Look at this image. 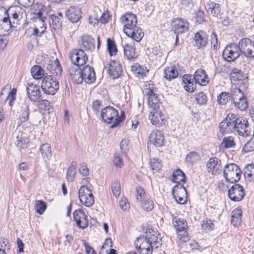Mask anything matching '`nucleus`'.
Masks as SVG:
<instances>
[{
	"label": "nucleus",
	"instance_id": "obj_41",
	"mask_svg": "<svg viewBox=\"0 0 254 254\" xmlns=\"http://www.w3.org/2000/svg\"><path fill=\"white\" fill-rule=\"evenodd\" d=\"M246 76L242 71L237 68H234L230 73V78L232 81H243Z\"/></svg>",
	"mask_w": 254,
	"mask_h": 254
},
{
	"label": "nucleus",
	"instance_id": "obj_3",
	"mask_svg": "<svg viewBox=\"0 0 254 254\" xmlns=\"http://www.w3.org/2000/svg\"><path fill=\"white\" fill-rule=\"evenodd\" d=\"M223 177L226 181L230 183H236L240 180L241 170L239 167L234 163L226 164L223 169Z\"/></svg>",
	"mask_w": 254,
	"mask_h": 254
},
{
	"label": "nucleus",
	"instance_id": "obj_54",
	"mask_svg": "<svg viewBox=\"0 0 254 254\" xmlns=\"http://www.w3.org/2000/svg\"><path fill=\"white\" fill-rule=\"evenodd\" d=\"M17 90L16 88H12L11 91L8 93V96L6 97L5 99V101L8 100V104L9 106L12 107L13 105L14 101L16 99V94Z\"/></svg>",
	"mask_w": 254,
	"mask_h": 254
},
{
	"label": "nucleus",
	"instance_id": "obj_64",
	"mask_svg": "<svg viewBox=\"0 0 254 254\" xmlns=\"http://www.w3.org/2000/svg\"><path fill=\"white\" fill-rule=\"evenodd\" d=\"M243 150L247 152L254 151V140L250 139L244 145Z\"/></svg>",
	"mask_w": 254,
	"mask_h": 254
},
{
	"label": "nucleus",
	"instance_id": "obj_6",
	"mask_svg": "<svg viewBox=\"0 0 254 254\" xmlns=\"http://www.w3.org/2000/svg\"><path fill=\"white\" fill-rule=\"evenodd\" d=\"M223 167L221 160L216 157H210L206 163L207 172L213 176L220 174Z\"/></svg>",
	"mask_w": 254,
	"mask_h": 254
},
{
	"label": "nucleus",
	"instance_id": "obj_12",
	"mask_svg": "<svg viewBox=\"0 0 254 254\" xmlns=\"http://www.w3.org/2000/svg\"><path fill=\"white\" fill-rule=\"evenodd\" d=\"M121 21L125 24L123 31H128L130 28L136 27L137 23L136 16L130 12H127L121 17Z\"/></svg>",
	"mask_w": 254,
	"mask_h": 254
},
{
	"label": "nucleus",
	"instance_id": "obj_36",
	"mask_svg": "<svg viewBox=\"0 0 254 254\" xmlns=\"http://www.w3.org/2000/svg\"><path fill=\"white\" fill-rule=\"evenodd\" d=\"M77 166V162L72 161L68 168L66 173V179L68 182H72L73 181L76 174V169Z\"/></svg>",
	"mask_w": 254,
	"mask_h": 254
},
{
	"label": "nucleus",
	"instance_id": "obj_40",
	"mask_svg": "<svg viewBox=\"0 0 254 254\" xmlns=\"http://www.w3.org/2000/svg\"><path fill=\"white\" fill-rule=\"evenodd\" d=\"M51 19L52 20L51 27L55 31H61L62 27V20L61 18L59 16L52 14L51 15Z\"/></svg>",
	"mask_w": 254,
	"mask_h": 254
},
{
	"label": "nucleus",
	"instance_id": "obj_48",
	"mask_svg": "<svg viewBox=\"0 0 254 254\" xmlns=\"http://www.w3.org/2000/svg\"><path fill=\"white\" fill-rule=\"evenodd\" d=\"M231 99L230 94L229 92H223L217 97V102L220 105H226Z\"/></svg>",
	"mask_w": 254,
	"mask_h": 254
},
{
	"label": "nucleus",
	"instance_id": "obj_63",
	"mask_svg": "<svg viewBox=\"0 0 254 254\" xmlns=\"http://www.w3.org/2000/svg\"><path fill=\"white\" fill-rule=\"evenodd\" d=\"M152 247L153 246L151 245V246H150L149 245L147 248H141V246H135L136 249L142 254H151L152 252Z\"/></svg>",
	"mask_w": 254,
	"mask_h": 254
},
{
	"label": "nucleus",
	"instance_id": "obj_44",
	"mask_svg": "<svg viewBox=\"0 0 254 254\" xmlns=\"http://www.w3.org/2000/svg\"><path fill=\"white\" fill-rule=\"evenodd\" d=\"M91 190L87 186H82L78 190V197L80 200L85 201L86 195L92 194Z\"/></svg>",
	"mask_w": 254,
	"mask_h": 254
},
{
	"label": "nucleus",
	"instance_id": "obj_22",
	"mask_svg": "<svg viewBox=\"0 0 254 254\" xmlns=\"http://www.w3.org/2000/svg\"><path fill=\"white\" fill-rule=\"evenodd\" d=\"M10 15L12 17V23H18L21 19L25 15V12L24 9L19 6H12L8 9Z\"/></svg>",
	"mask_w": 254,
	"mask_h": 254
},
{
	"label": "nucleus",
	"instance_id": "obj_2",
	"mask_svg": "<svg viewBox=\"0 0 254 254\" xmlns=\"http://www.w3.org/2000/svg\"><path fill=\"white\" fill-rule=\"evenodd\" d=\"M100 117L104 122L113 123L111 128L118 127L125 119L124 111H122L121 115L119 116L118 111L111 106H107L103 108L101 111Z\"/></svg>",
	"mask_w": 254,
	"mask_h": 254
},
{
	"label": "nucleus",
	"instance_id": "obj_33",
	"mask_svg": "<svg viewBox=\"0 0 254 254\" xmlns=\"http://www.w3.org/2000/svg\"><path fill=\"white\" fill-rule=\"evenodd\" d=\"M178 71L174 66L166 67L164 70V77L170 81L178 76Z\"/></svg>",
	"mask_w": 254,
	"mask_h": 254
},
{
	"label": "nucleus",
	"instance_id": "obj_7",
	"mask_svg": "<svg viewBox=\"0 0 254 254\" xmlns=\"http://www.w3.org/2000/svg\"><path fill=\"white\" fill-rule=\"evenodd\" d=\"M235 114H228L226 117L220 123L219 130L223 134L231 133L235 132L234 118Z\"/></svg>",
	"mask_w": 254,
	"mask_h": 254
},
{
	"label": "nucleus",
	"instance_id": "obj_1",
	"mask_svg": "<svg viewBox=\"0 0 254 254\" xmlns=\"http://www.w3.org/2000/svg\"><path fill=\"white\" fill-rule=\"evenodd\" d=\"M47 69L50 73L42 79L41 88L44 94L54 95L59 89L58 78L62 75V68L59 60L56 59L55 64H48Z\"/></svg>",
	"mask_w": 254,
	"mask_h": 254
},
{
	"label": "nucleus",
	"instance_id": "obj_11",
	"mask_svg": "<svg viewBox=\"0 0 254 254\" xmlns=\"http://www.w3.org/2000/svg\"><path fill=\"white\" fill-rule=\"evenodd\" d=\"M251 40L248 38L242 39L237 45V49L240 54H244L247 58H254L252 50L251 49Z\"/></svg>",
	"mask_w": 254,
	"mask_h": 254
},
{
	"label": "nucleus",
	"instance_id": "obj_25",
	"mask_svg": "<svg viewBox=\"0 0 254 254\" xmlns=\"http://www.w3.org/2000/svg\"><path fill=\"white\" fill-rule=\"evenodd\" d=\"M143 240V242L142 243V245H143V242L151 246H154L155 248H158V246L161 245L160 241L161 239L157 237V235H156L155 234H152V237L148 236H140L136 238V241L139 242V241H141Z\"/></svg>",
	"mask_w": 254,
	"mask_h": 254
},
{
	"label": "nucleus",
	"instance_id": "obj_5",
	"mask_svg": "<svg viewBox=\"0 0 254 254\" xmlns=\"http://www.w3.org/2000/svg\"><path fill=\"white\" fill-rule=\"evenodd\" d=\"M69 59L74 66H82L88 61V57L84 51L81 49H75L69 53Z\"/></svg>",
	"mask_w": 254,
	"mask_h": 254
},
{
	"label": "nucleus",
	"instance_id": "obj_53",
	"mask_svg": "<svg viewBox=\"0 0 254 254\" xmlns=\"http://www.w3.org/2000/svg\"><path fill=\"white\" fill-rule=\"evenodd\" d=\"M195 99L197 103L202 105L205 104L207 100L206 95L202 92H199L195 95Z\"/></svg>",
	"mask_w": 254,
	"mask_h": 254
},
{
	"label": "nucleus",
	"instance_id": "obj_50",
	"mask_svg": "<svg viewBox=\"0 0 254 254\" xmlns=\"http://www.w3.org/2000/svg\"><path fill=\"white\" fill-rule=\"evenodd\" d=\"M47 208V204L43 200H39L36 201L35 209L36 212L41 215L45 211Z\"/></svg>",
	"mask_w": 254,
	"mask_h": 254
},
{
	"label": "nucleus",
	"instance_id": "obj_58",
	"mask_svg": "<svg viewBox=\"0 0 254 254\" xmlns=\"http://www.w3.org/2000/svg\"><path fill=\"white\" fill-rule=\"evenodd\" d=\"M85 201L80 200V202L86 207H91L94 203V197L93 194L86 195Z\"/></svg>",
	"mask_w": 254,
	"mask_h": 254
},
{
	"label": "nucleus",
	"instance_id": "obj_31",
	"mask_svg": "<svg viewBox=\"0 0 254 254\" xmlns=\"http://www.w3.org/2000/svg\"><path fill=\"white\" fill-rule=\"evenodd\" d=\"M205 9L208 14L212 15L213 16L216 17L220 13V6L218 3L209 1L206 4Z\"/></svg>",
	"mask_w": 254,
	"mask_h": 254
},
{
	"label": "nucleus",
	"instance_id": "obj_55",
	"mask_svg": "<svg viewBox=\"0 0 254 254\" xmlns=\"http://www.w3.org/2000/svg\"><path fill=\"white\" fill-rule=\"evenodd\" d=\"M111 189L114 195L116 197H119L121 193V187L119 182L112 183L111 185Z\"/></svg>",
	"mask_w": 254,
	"mask_h": 254
},
{
	"label": "nucleus",
	"instance_id": "obj_28",
	"mask_svg": "<svg viewBox=\"0 0 254 254\" xmlns=\"http://www.w3.org/2000/svg\"><path fill=\"white\" fill-rule=\"evenodd\" d=\"M148 96V104L153 109V110H156L160 109V100L158 95L154 93L152 90H149L146 93Z\"/></svg>",
	"mask_w": 254,
	"mask_h": 254
},
{
	"label": "nucleus",
	"instance_id": "obj_56",
	"mask_svg": "<svg viewBox=\"0 0 254 254\" xmlns=\"http://www.w3.org/2000/svg\"><path fill=\"white\" fill-rule=\"evenodd\" d=\"M151 54L155 56L156 60H160L163 55V52L159 46H157L152 48Z\"/></svg>",
	"mask_w": 254,
	"mask_h": 254
},
{
	"label": "nucleus",
	"instance_id": "obj_10",
	"mask_svg": "<svg viewBox=\"0 0 254 254\" xmlns=\"http://www.w3.org/2000/svg\"><path fill=\"white\" fill-rule=\"evenodd\" d=\"M104 68L108 69L109 75L113 79L118 78L123 73L122 66L119 62L111 61Z\"/></svg>",
	"mask_w": 254,
	"mask_h": 254
},
{
	"label": "nucleus",
	"instance_id": "obj_26",
	"mask_svg": "<svg viewBox=\"0 0 254 254\" xmlns=\"http://www.w3.org/2000/svg\"><path fill=\"white\" fill-rule=\"evenodd\" d=\"M81 47L85 51H92L95 48V39L87 35L81 37Z\"/></svg>",
	"mask_w": 254,
	"mask_h": 254
},
{
	"label": "nucleus",
	"instance_id": "obj_15",
	"mask_svg": "<svg viewBox=\"0 0 254 254\" xmlns=\"http://www.w3.org/2000/svg\"><path fill=\"white\" fill-rule=\"evenodd\" d=\"M189 24L187 20L178 18L174 20L172 28L176 34H183L189 30Z\"/></svg>",
	"mask_w": 254,
	"mask_h": 254
},
{
	"label": "nucleus",
	"instance_id": "obj_23",
	"mask_svg": "<svg viewBox=\"0 0 254 254\" xmlns=\"http://www.w3.org/2000/svg\"><path fill=\"white\" fill-rule=\"evenodd\" d=\"M182 81L185 84L184 88L185 90L192 93L196 89V84H195L193 77L190 74H185L182 77Z\"/></svg>",
	"mask_w": 254,
	"mask_h": 254
},
{
	"label": "nucleus",
	"instance_id": "obj_57",
	"mask_svg": "<svg viewBox=\"0 0 254 254\" xmlns=\"http://www.w3.org/2000/svg\"><path fill=\"white\" fill-rule=\"evenodd\" d=\"M142 208L147 211H150L152 210L154 207V203L152 200L149 199H145L141 203Z\"/></svg>",
	"mask_w": 254,
	"mask_h": 254
},
{
	"label": "nucleus",
	"instance_id": "obj_29",
	"mask_svg": "<svg viewBox=\"0 0 254 254\" xmlns=\"http://www.w3.org/2000/svg\"><path fill=\"white\" fill-rule=\"evenodd\" d=\"M124 56L130 61H134L137 57L135 48L131 45L126 44L124 47Z\"/></svg>",
	"mask_w": 254,
	"mask_h": 254
},
{
	"label": "nucleus",
	"instance_id": "obj_46",
	"mask_svg": "<svg viewBox=\"0 0 254 254\" xmlns=\"http://www.w3.org/2000/svg\"><path fill=\"white\" fill-rule=\"evenodd\" d=\"M29 141L27 139L22 138L21 136L16 137V145L20 150L25 149L29 146Z\"/></svg>",
	"mask_w": 254,
	"mask_h": 254
},
{
	"label": "nucleus",
	"instance_id": "obj_17",
	"mask_svg": "<svg viewBox=\"0 0 254 254\" xmlns=\"http://www.w3.org/2000/svg\"><path fill=\"white\" fill-rule=\"evenodd\" d=\"M81 70L83 78V81H84L87 84H91L95 81V73L92 67L89 65H86L81 68Z\"/></svg>",
	"mask_w": 254,
	"mask_h": 254
},
{
	"label": "nucleus",
	"instance_id": "obj_32",
	"mask_svg": "<svg viewBox=\"0 0 254 254\" xmlns=\"http://www.w3.org/2000/svg\"><path fill=\"white\" fill-rule=\"evenodd\" d=\"M66 14L68 19L72 23L78 22L81 18L80 11L79 9H75L74 7H70L66 11Z\"/></svg>",
	"mask_w": 254,
	"mask_h": 254
},
{
	"label": "nucleus",
	"instance_id": "obj_24",
	"mask_svg": "<svg viewBox=\"0 0 254 254\" xmlns=\"http://www.w3.org/2000/svg\"><path fill=\"white\" fill-rule=\"evenodd\" d=\"M130 30L125 31L124 33L128 37L132 38L136 42H140L144 36V33L141 29L138 27H134L129 29Z\"/></svg>",
	"mask_w": 254,
	"mask_h": 254
},
{
	"label": "nucleus",
	"instance_id": "obj_39",
	"mask_svg": "<svg viewBox=\"0 0 254 254\" xmlns=\"http://www.w3.org/2000/svg\"><path fill=\"white\" fill-rule=\"evenodd\" d=\"M244 175L248 181L254 182V164H248L244 169Z\"/></svg>",
	"mask_w": 254,
	"mask_h": 254
},
{
	"label": "nucleus",
	"instance_id": "obj_45",
	"mask_svg": "<svg viewBox=\"0 0 254 254\" xmlns=\"http://www.w3.org/2000/svg\"><path fill=\"white\" fill-rule=\"evenodd\" d=\"M44 12L47 14V8L45 6H42L41 8L39 9V11L37 12L34 13V17L39 19V21L43 25V27L46 25L45 23V20L46 19V17L45 15H44Z\"/></svg>",
	"mask_w": 254,
	"mask_h": 254
},
{
	"label": "nucleus",
	"instance_id": "obj_20",
	"mask_svg": "<svg viewBox=\"0 0 254 254\" xmlns=\"http://www.w3.org/2000/svg\"><path fill=\"white\" fill-rule=\"evenodd\" d=\"M195 84L206 86L209 83L208 76L205 71L201 68L197 69L193 76Z\"/></svg>",
	"mask_w": 254,
	"mask_h": 254
},
{
	"label": "nucleus",
	"instance_id": "obj_60",
	"mask_svg": "<svg viewBox=\"0 0 254 254\" xmlns=\"http://www.w3.org/2000/svg\"><path fill=\"white\" fill-rule=\"evenodd\" d=\"M5 15L6 16L3 18V19L1 20L2 23L0 24L1 25L2 24L6 25V26L8 27V29H4L5 30L8 31L10 28H11L12 27V22L10 20L9 14L8 13L7 11H5L4 12Z\"/></svg>",
	"mask_w": 254,
	"mask_h": 254
},
{
	"label": "nucleus",
	"instance_id": "obj_18",
	"mask_svg": "<svg viewBox=\"0 0 254 254\" xmlns=\"http://www.w3.org/2000/svg\"><path fill=\"white\" fill-rule=\"evenodd\" d=\"M26 91L28 98L33 102H37L41 96L39 87L33 83L28 84Z\"/></svg>",
	"mask_w": 254,
	"mask_h": 254
},
{
	"label": "nucleus",
	"instance_id": "obj_27",
	"mask_svg": "<svg viewBox=\"0 0 254 254\" xmlns=\"http://www.w3.org/2000/svg\"><path fill=\"white\" fill-rule=\"evenodd\" d=\"M30 101L25 100L21 103L19 120L21 122H25L29 119Z\"/></svg>",
	"mask_w": 254,
	"mask_h": 254
},
{
	"label": "nucleus",
	"instance_id": "obj_37",
	"mask_svg": "<svg viewBox=\"0 0 254 254\" xmlns=\"http://www.w3.org/2000/svg\"><path fill=\"white\" fill-rule=\"evenodd\" d=\"M173 196H185L187 197V191L186 188L182 184H176L172 190Z\"/></svg>",
	"mask_w": 254,
	"mask_h": 254
},
{
	"label": "nucleus",
	"instance_id": "obj_16",
	"mask_svg": "<svg viewBox=\"0 0 254 254\" xmlns=\"http://www.w3.org/2000/svg\"><path fill=\"white\" fill-rule=\"evenodd\" d=\"M149 141L156 147L163 146L165 143L163 133L158 130L152 131L149 135Z\"/></svg>",
	"mask_w": 254,
	"mask_h": 254
},
{
	"label": "nucleus",
	"instance_id": "obj_59",
	"mask_svg": "<svg viewBox=\"0 0 254 254\" xmlns=\"http://www.w3.org/2000/svg\"><path fill=\"white\" fill-rule=\"evenodd\" d=\"M79 173L83 176L87 177L89 174V170L87 167L86 163L82 162L80 164Z\"/></svg>",
	"mask_w": 254,
	"mask_h": 254
},
{
	"label": "nucleus",
	"instance_id": "obj_35",
	"mask_svg": "<svg viewBox=\"0 0 254 254\" xmlns=\"http://www.w3.org/2000/svg\"><path fill=\"white\" fill-rule=\"evenodd\" d=\"M242 214V211L240 208H235L232 211L231 222L234 226H238L241 224Z\"/></svg>",
	"mask_w": 254,
	"mask_h": 254
},
{
	"label": "nucleus",
	"instance_id": "obj_21",
	"mask_svg": "<svg viewBox=\"0 0 254 254\" xmlns=\"http://www.w3.org/2000/svg\"><path fill=\"white\" fill-rule=\"evenodd\" d=\"M68 72L71 80L74 83L77 84L82 83L83 78L79 66L72 65L69 68Z\"/></svg>",
	"mask_w": 254,
	"mask_h": 254
},
{
	"label": "nucleus",
	"instance_id": "obj_47",
	"mask_svg": "<svg viewBox=\"0 0 254 254\" xmlns=\"http://www.w3.org/2000/svg\"><path fill=\"white\" fill-rule=\"evenodd\" d=\"M232 136L225 137L223 138L221 145L225 148H234L236 144Z\"/></svg>",
	"mask_w": 254,
	"mask_h": 254
},
{
	"label": "nucleus",
	"instance_id": "obj_49",
	"mask_svg": "<svg viewBox=\"0 0 254 254\" xmlns=\"http://www.w3.org/2000/svg\"><path fill=\"white\" fill-rule=\"evenodd\" d=\"M107 49L111 56H115L117 54L118 50L114 41L108 38L107 40Z\"/></svg>",
	"mask_w": 254,
	"mask_h": 254
},
{
	"label": "nucleus",
	"instance_id": "obj_43",
	"mask_svg": "<svg viewBox=\"0 0 254 254\" xmlns=\"http://www.w3.org/2000/svg\"><path fill=\"white\" fill-rule=\"evenodd\" d=\"M200 159V156L198 153L195 151L189 152L186 157V160L191 165H193Z\"/></svg>",
	"mask_w": 254,
	"mask_h": 254
},
{
	"label": "nucleus",
	"instance_id": "obj_19",
	"mask_svg": "<svg viewBox=\"0 0 254 254\" xmlns=\"http://www.w3.org/2000/svg\"><path fill=\"white\" fill-rule=\"evenodd\" d=\"M193 39L197 48H203L208 43V35L204 31L199 30L195 33Z\"/></svg>",
	"mask_w": 254,
	"mask_h": 254
},
{
	"label": "nucleus",
	"instance_id": "obj_14",
	"mask_svg": "<svg viewBox=\"0 0 254 254\" xmlns=\"http://www.w3.org/2000/svg\"><path fill=\"white\" fill-rule=\"evenodd\" d=\"M73 215L74 220L79 228L84 229L88 227V220L87 216L82 209H78L75 210Z\"/></svg>",
	"mask_w": 254,
	"mask_h": 254
},
{
	"label": "nucleus",
	"instance_id": "obj_9",
	"mask_svg": "<svg viewBox=\"0 0 254 254\" xmlns=\"http://www.w3.org/2000/svg\"><path fill=\"white\" fill-rule=\"evenodd\" d=\"M241 55L237 49L236 44L228 45L222 52V56L225 61L228 62L234 61Z\"/></svg>",
	"mask_w": 254,
	"mask_h": 254
},
{
	"label": "nucleus",
	"instance_id": "obj_8",
	"mask_svg": "<svg viewBox=\"0 0 254 254\" xmlns=\"http://www.w3.org/2000/svg\"><path fill=\"white\" fill-rule=\"evenodd\" d=\"M228 195L232 201L239 202L241 201L245 196V190L241 185L234 183L228 190Z\"/></svg>",
	"mask_w": 254,
	"mask_h": 254
},
{
	"label": "nucleus",
	"instance_id": "obj_30",
	"mask_svg": "<svg viewBox=\"0 0 254 254\" xmlns=\"http://www.w3.org/2000/svg\"><path fill=\"white\" fill-rule=\"evenodd\" d=\"M40 151L45 162L50 161L52 157V151L49 143L42 144L40 147Z\"/></svg>",
	"mask_w": 254,
	"mask_h": 254
},
{
	"label": "nucleus",
	"instance_id": "obj_38",
	"mask_svg": "<svg viewBox=\"0 0 254 254\" xmlns=\"http://www.w3.org/2000/svg\"><path fill=\"white\" fill-rule=\"evenodd\" d=\"M31 73L32 77L35 79H41L47 74L44 73V70L41 66L37 65H34L31 68Z\"/></svg>",
	"mask_w": 254,
	"mask_h": 254
},
{
	"label": "nucleus",
	"instance_id": "obj_13",
	"mask_svg": "<svg viewBox=\"0 0 254 254\" xmlns=\"http://www.w3.org/2000/svg\"><path fill=\"white\" fill-rule=\"evenodd\" d=\"M149 119L151 124L158 127H162L166 124L164 115L162 113L160 109L153 110L150 112Z\"/></svg>",
	"mask_w": 254,
	"mask_h": 254
},
{
	"label": "nucleus",
	"instance_id": "obj_61",
	"mask_svg": "<svg viewBox=\"0 0 254 254\" xmlns=\"http://www.w3.org/2000/svg\"><path fill=\"white\" fill-rule=\"evenodd\" d=\"M38 107L43 110H49L50 109V102L47 100H41L38 101Z\"/></svg>",
	"mask_w": 254,
	"mask_h": 254
},
{
	"label": "nucleus",
	"instance_id": "obj_52",
	"mask_svg": "<svg viewBox=\"0 0 254 254\" xmlns=\"http://www.w3.org/2000/svg\"><path fill=\"white\" fill-rule=\"evenodd\" d=\"M231 98L233 101V102L241 99L246 98L241 90L237 88H235L233 90Z\"/></svg>",
	"mask_w": 254,
	"mask_h": 254
},
{
	"label": "nucleus",
	"instance_id": "obj_4",
	"mask_svg": "<svg viewBox=\"0 0 254 254\" xmlns=\"http://www.w3.org/2000/svg\"><path fill=\"white\" fill-rule=\"evenodd\" d=\"M235 132L243 137H246L251 135V130L248 122L247 120L241 117H237L235 115L234 118Z\"/></svg>",
	"mask_w": 254,
	"mask_h": 254
},
{
	"label": "nucleus",
	"instance_id": "obj_34",
	"mask_svg": "<svg viewBox=\"0 0 254 254\" xmlns=\"http://www.w3.org/2000/svg\"><path fill=\"white\" fill-rule=\"evenodd\" d=\"M172 181L176 184H181V182L185 183L186 179L185 173L180 169L175 170L172 175Z\"/></svg>",
	"mask_w": 254,
	"mask_h": 254
},
{
	"label": "nucleus",
	"instance_id": "obj_51",
	"mask_svg": "<svg viewBox=\"0 0 254 254\" xmlns=\"http://www.w3.org/2000/svg\"><path fill=\"white\" fill-rule=\"evenodd\" d=\"M234 106L241 111H244L248 108L246 98L241 99L233 102Z\"/></svg>",
	"mask_w": 254,
	"mask_h": 254
},
{
	"label": "nucleus",
	"instance_id": "obj_42",
	"mask_svg": "<svg viewBox=\"0 0 254 254\" xmlns=\"http://www.w3.org/2000/svg\"><path fill=\"white\" fill-rule=\"evenodd\" d=\"M173 224L174 226L176 228L177 232L186 229L187 227V222L186 220L183 218L174 217L173 218Z\"/></svg>",
	"mask_w": 254,
	"mask_h": 254
},
{
	"label": "nucleus",
	"instance_id": "obj_62",
	"mask_svg": "<svg viewBox=\"0 0 254 254\" xmlns=\"http://www.w3.org/2000/svg\"><path fill=\"white\" fill-rule=\"evenodd\" d=\"M150 167L152 170L158 171L161 169L162 165L158 160L153 159L150 161Z\"/></svg>",
	"mask_w": 254,
	"mask_h": 254
}]
</instances>
